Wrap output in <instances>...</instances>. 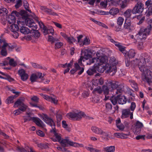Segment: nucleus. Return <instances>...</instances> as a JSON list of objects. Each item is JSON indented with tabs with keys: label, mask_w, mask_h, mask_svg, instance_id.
Here are the masks:
<instances>
[{
	"label": "nucleus",
	"mask_w": 152,
	"mask_h": 152,
	"mask_svg": "<svg viewBox=\"0 0 152 152\" xmlns=\"http://www.w3.org/2000/svg\"><path fill=\"white\" fill-rule=\"evenodd\" d=\"M26 16L24 10H22L19 12L13 11L7 20L9 24L17 23L19 26H21L24 24V21Z\"/></svg>",
	"instance_id": "f257e3e1"
},
{
	"label": "nucleus",
	"mask_w": 152,
	"mask_h": 152,
	"mask_svg": "<svg viewBox=\"0 0 152 152\" xmlns=\"http://www.w3.org/2000/svg\"><path fill=\"white\" fill-rule=\"evenodd\" d=\"M40 117L45 123L51 127L52 129L51 130V132L54 134V136L51 138L52 140L54 142H59L61 140V135L57 132L55 129V123L52 119L45 114L41 115Z\"/></svg>",
	"instance_id": "f03ea898"
},
{
	"label": "nucleus",
	"mask_w": 152,
	"mask_h": 152,
	"mask_svg": "<svg viewBox=\"0 0 152 152\" xmlns=\"http://www.w3.org/2000/svg\"><path fill=\"white\" fill-rule=\"evenodd\" d=\"M85 50H82L81 56L80 58L78 60V63H76L75 64V69H72L70 71V72L72 74H74L76 71L81 69V70L78 72V74L81 75L84 70V68L81 66H84V65L85 63L86 57L83 56H86V52Z\"/></svg>",
	"instance_id": "7ed1b4c3"
},
{
	"label": "nucleus",
	"mask_w": 152,
	"mask_h": 152,
	"mask_svg": "<svg viewBox=\"0 0 152 152\" xmlns=\"http://www.w3.org/2000/svg\"><path fill=\"white\" fill-rule=\"evenodd\" d=\"M138 66L141 72L145 75L144 81L147 82L149 85L152 83V72L149 69V67L145 65H140L139 64Z\"/></svg>",
	"instance_id": "20e7f679"
},
{
	"label": "nucleus",
	"mask_w": 152,
	"mask_h": 152,
	"mask_svg": "<svg viewBox=\"0 0 152 152\" xmlns=\"http://www.w3.org/2000/svg\"><path fill=\"white\" fill-rule=\"evenodd\" d=\"M147 21L149 23V25L145 28L143 27L141 28L140 31L137 34V35H138V37L140 40H145L147 36L150 34L151 28H152V19H148Z\"/></svg>",
	"instance_id": "39448f33"
},
{
	"label": "nucleus",
	"mask_w": 152,
	"mask_h": 152,
	"mask_svg": "<svg viewBox=\"0 0 152 152\" xmlns=\"http://www.w3.org/2000/svg\"><path fill=\"white\" fill-rule=\"evenodd\" d=\"M99 55L100 53H97L96 54L97 57L89 59V63H87V64L90 65L94 63H96V64L106 63L108 61L107 57L105 56H100Z\"/></svg>",
	"instance_id": "423d86ee"
},
{
	"label": "nucleus",
	"mask_w": 152,
	"mask_h": 152,
	"mask_svg": "<svg viewBox=\"0 0 152 152\" xmlns=\"http://www.w3.org/2000/svg\"><path fill=\"white\" fill-rule=\"evenodd\" d=\"M59 142L63 147H67L69 145L75 147H82L83 146V144L72 142L68 138L61 140Z\"/></svg>",
	"instance_id": "0eeeda50"
},
{
	"label": "nucleus",
	"mask_w": 152,
	"mask_h": 152,
	"mask_svg": "<svg viewBox=\"0 0 152 152\" xmlns=\"http://www.w3.org/2000/svg\"><path fill=\"white\" fill-rule=\"evenodd\" d=\"M84 113L82 112L72 111L66 115V117L73 120H79L83 117Z\"/></svg>",
	"instance_id": "6e6552de"
},
{
	"label": "nucleus",
	"mask_w": 152,
	"mask_h": 152,
	"mask_svg": "<svg viewBox=\"0 0 152 152\" xmlns=\"http://www.w3.org/2000/svg\"><path fill=\"white\" fill-rule=\"evenodd\" d=\"M19 26L17 23L11 24L8 25L7 28L8 30L9 29L11 31V35L15 38H17L18 36V34L17 32V31L19 29Z\"/></svg>",
	"instance_id": "1a4fd4ad"
},
{
	"label": "nucleus",
	"mask_w": 152,
	"mask_h": 152,
	"mask_svg": "<svg viewBox=\"0 0 152 152\" xmlns=\"http://www.w3.org/2000/svg\"><path fill=\"white\" fill-rule=\"evenodd\" d=\"M38 23V24L40 26V28L42 29V30L43 32L45 35L51 34H53L54 29L51 27L48 29L47 28L45 27L43 23L41 21H39L38 20V18L37 17L35 16L34 18Z\"/></svg>",
	"instance_id": "9d476101"
},
{
	"label": "nucleus",
	"mask_w": 152,
	"mask_h": 152,
	"mask_svg": "<svg viewBox=\"0 0 152 152\" xmlns=\"http://www.w3.org/2000/svg\"><path fill=\"white\" fill-rule=\"evenodd\" d=\"M25 13L26 14V16L25 17V19L24 21V24L25 23L26 26L28 27L31 28L32 30H34L37 29V26L34 22L33 20L29 18H28V14L27 13L24 11Z\"/></svg>",
	"instance_id": "9b49d317"
},
{
	"label": "nucleus",
	"mask_w": 152,
	"mask_h": 152,
	"mask_svg": "<svg viewBox=\"0 0 152 152\" xmlns=\"http://www.w3.org/2000/svg\"><path fill=\"white\" fill-rule=\"evenodd\" d=\"M105 69L106 73L109 74L111 76L114 75L117 71L116 66L110 65L108 63L105 64Z\"/></svg>",
	"instance_id": "f8f14e48"
},
{
	"label": "nucleus",
	"mask_w": 152,
	"mask_h": 152,
	"mask_svg": "<svg viewBox=\"0 0 152 152\" xmlns=\"http://www.w3.org/2000/svg\"><path fill=\"white\" fill-rule=\"evenodd\" d=\"M144 8V4L141 2L138 1L132 9V12L134 14L141 13L143 11Z\"/></svg>",
	"instance_id": "ddd939ff"
},
{
	"label": "nucleus",
	"mask_w": 152,
	"mask_h": 152,
	"mask_svg": "<svg viewBox=\"0 0 152 152\" xmlns=\"http://www.w3.org/2000/svg\"><path fill=\"white\" fill-rule=\"evenodd\" d=\"M19 106H20L19 108L22 111H24L28 108L27 106L20 99L17 100L15 102L13 107H16Z\"/></svg>",
	"instance_id": "4468645a"
},
{
	"label": "nucleus",
	"mask_w": 152,
	"mask_h": 152,
	"mask_svg": "<svg viewBox=\"0 0 152 152\" xmlns=\"http://www.w3.org/2000/svg\"><path fill=\"white\" fill-rule=\"evenodd\" d=\"M123 28L127 30L129 32L132 31L134 28V26L131 21L127 19H126Z\"/></svg>",
	"instance_id": "2eb2a0df"
},
{
	"label": "nucleus",
	"mask_w": 152,
	"mask_h": 152,
	"mask_svg": "<svg viewBox=\"0 0 152 152\" xmlns=\"http://www.w3.org/2000/svg\"><path fill=\"white\" fill-rule=\"evenodd\" d=\"M122 115L121 117L122 118H124L129 117L130 115V118L132 119L133 118V113H131L129 109H123L122 111Z\"/></svg>",
	"instance_id": "dca6fc26"
},
{
	"label": "nucleus",
	"mask_w": 152,
	"mask_h": 152,
	"mask_svg": "<svg viewBox=\"0 0 152 152\" xmlns=\"http://www.w3.org/2000/svg\"><path fill=\"white\" fill-rule=\"evenodd\" d=\"M0 44H1L5 45V46L6 49H8L10 50L14 48V46L11 44H8L7 43L5 39L3 37L2 35L0 36Z\"/></svg>",
	"instance_id": "f3484780"
},
{
	"label": "nucleus",
	"mask_w": 152,
	"mask_h": 152,
	"mask_svg": "<svg viewBox=\"0 0 152 152\" xmlns=\"http://www.w3.org/2000/svg\"><path fill=\"white\" fill-rule=\"evenodd\" d=\"M18 73L21 79L23 81H25L28 79V75L23 69H19L18 71Z\"/></svg>",
	"instance_id": "a211bd4d"
},
{
	"label": "nucleus",
	"mask_w": 152,
	"mask_h": 152,
	"mask_svg": "<svg viewBox=\"0 0 152 152\" xmlns=\"http://www.w3.org/2000/svg\"><path fill=\"white\" fill-rule=\"evenodd\" d=\"M40 95L42 96V97L44 99L46 100L50 101L54 103V104H57L58 100L56 99V98L55 96H53V97H50L47 95L43 94H41Z\"/></svg>",
	"instance_id": "6ab92c4d"
},
{
	"label": "nucleus",
	"mask_w": 152,
	"mask_h": 152,
	"mask_svg": "<svg viewBox=\"0 0 152 152\" xmlns=\"http://www.w3.org/2000/svg\"><path fill=\"white\" fill-rule=\"evenodd\" d=\"M60 34L65 39L70 43H72L76 41V40L74 39L72 37H69L67 34L64 32H60Z\"/></svg>",
	"instance_id": "aec40b11"
},
{
	"label": "nucleus",
	"mask_w": 152,
	"mask_h": 152,
	"mask_svg": "<svg viewBox=\"0 0 152 152\" xmlns=\"http://www.w3.org/2000/svg\"><path fill=\"white\" fill-rule=\"evenodd\" d=\"M94 67V69H96V73L97 71L99 72L103 73L105 70V65L102 66V64H96L95 63Z\"/></svg>",
	"instance_id": "412c9836"
},
{
	"label": "nucleus",
	"mask_w": 152,
	"mask_h": 152,
	"mask_svg": "<svg viewBox=\"0 0 152 152\" xmlns=\"http://www.w3.org/2000/svg\"><path fill=\"white\" fill-rule=\"evenodd\" d=\"M130 135V133L128 132L126 134H124L122 133H115L114 134V136L118 138L122 139L126 138L128 136Z\"/></svg>",
	"instance_id": "4be33fe9"
},
{
	"label": "nucleus",
	"mask_w": 152,
	"mask_h": 152,
	"mask_svg": "<svg viewBox=\"0 0 152 152\" xmlns=\"http://www.w3.org/2000/svg\"><path fill=\"white\" fill-rule=\"evenodd\" d=\"M40 9L43 12H46L48 14L53 15H57L56 13L52 12L50 9H49L45 7L41 6Z\"/></svg>",
	"instance_id": "5701e85b"
},
{
	"label": "nucleus",
	"mask_w": 152,
	"mask_h": 152,
	"mask_svg": "<svg viewBox=\"0 0 152 152\" xmlns=\"http://www.w3.org/2000/svg\"><path fill=\"white\" fill-rule=\"evenodd\" d=\"M4 44H0V50H1L0 53L1 56H6L7 54V49Z\"/></svg>",
	"instance_id": "b1692460"
},
{
	"label": "nucleus",
	"mask_w": 152,
	"mask_h": 152,
	"mask_svg": "<svg viewBox=\"0 0 152 152\" xmlns=\"http://www.w3.org/2000/svg\"><path fill=\"white\" fill-rule=\"evenodd\" d=\"M32 119L34 123L38 126L42 127H43L44 126V123L39 118H37L33 117Z\"/></svg>",
	"instance_id": "393cba45"
},
{
	"label": "nucleus",
	"mask_w": 152,
	"mask_h": 152,
	"mask_svg": "<svg viewBox=\"0 0 152 152\" xmlns=\"http://www.w3.org/2000/svg\"><path fill=\"white\" fill-rule=\"evenodd\" d=\"M127 102V99L124 96L121 95L120 94L118 95V104H125Z\"/></svg>",
	"instance_id": "a878e982"
},
{
	"label": "nucleus",
	"mask_w": 152,
	"mask_h": 152,
	"mask_svg": "<svg viewBox=\"0 0 152 152\" xmlns=\"http://www.w3.org/2000/svg\"><path fill=\"white\" fill-rule=\"evenodd\" d=\"M24 24L23 25L19 27H20V31L21 33L24 34H26L29 33L30 32V30L27 27L23 26Z\"/></svg>",
	"instance_id": "bb28decb"
},
{
	"label": "nucleus",
	"mask_w": 152,
	"mask_h": 152,
	"mask_svg": "<svg viewBox=\"0 0 152 152\" xmlns=\"http://www.w3.org/2000/svg\"><path fill=\"white\" fill-rule=\"evenodd\" d=\"M124 85L122 84H120L117 86V89L115 90V92L116 94H120L121 93L124 91Z\"/></svg>",
	"instance_id": "cd10ccee"
},
{
	"label": "nucleus",
	"mask_w": 152,
	"mask_h": 152,
	"mask_svg": "<svg viewBox=\"0 0 152 152\" xmlns=\"http://www.w3.org/2000/svg\"><path fill=\"white\" fill-rule=\"evenodd\" d=\"M91 129L94 133L99 135L101 134L102 132V130L101 128L95 126H92Z\"/></svg>",
	"instance_id": "c85d7f7f"
},
{
	"label": "nucleus",
	"mask_w": 152,
	"mask_h": 152,
	"mask_svg": "<svg viewBox=\"0 0 152 152\" xmlns=\"http://www.w3.org/2000/svg\"><path fill=\"white\" fill-rule=\"evenodd\" d=\"M102 90L104 94L108 95L109 91H112V89H111V88H110L109 85L107 86L104 85L102 86Z\"/></svg>",
	"instance_id": "c756f323"
},
{
	"label": "nucleus",
	"mask_w": 152,
	"mask_h": 152,
	"mask_svg": "<svg viewBox=\"0 0 152 152\" xmlns=\"http://www.w3.org/2000/svg\"><path fill=\"white\" fill-rule=\"evenodd\" d=\"M83 37V36L82 35H80L77 37V42L80 47H82L85 44L86 38L84 39L83 41L82 39Z\"/></svg>",
	"instance_id": "7c9ffc66"
},
{
	"label": "nucleus",
	"mask_w": 152,
	"mask_h": 152,
	"mask_svg": "<svg viewBox=\"0 0 152 152\" xmlns=\"http://www.w3.org/2000/svg\"><path fill=\"white\" fill-rule=\"evenodd\" d=\"M118 83L116 82H110L109 83V86L110 88H111V89H112V91L115 90L117 88Z\"/></svg>",
	"instance_id": "2f4dec72"
},
{
	"label": "nucleus",
	"mask_w": 152,
	"mask_h": 152,
	"mask_svg": "<svg viewBox=\"0 0 152 152\" xmlns=\"http://www.w3.org/2000/svg\"><path fill=\"white\" fill-rule=\"evenodd\" d=\"M129 82L130 83V85L132 87L134 88L135 91H137L138 90V87L137 84L135 81L132 80H129Z\"/></svg>",
	"instance_id": "473e14b6"
},
{
	"label": "nucleus",
	"mask_w": 152,
	"mask_h": 152,
	"mask_svg": "<svg viewBox=\"0 0 152 152\" xmlns=\"http://www.w3.org/2000/svg\"><path fill=\"white\" fill-rule=\"evenodd\" d=\"M104 149L106 152H114L115 147L114 146H111L104 148Z\"/></svg>",
	"instance_id": "72a5a7b5"
},
{
	"label": "nucleus",
	"mask_w": 152,
	"mask_h": 152,
	"mask_svg": "<svg viewBox=\"0 0 152 152\" xmlns=\"http://www.w3.org/2000/svg\"><path fill=\"white\" fill-rule=\"evenodd\" d=\"M127 55L129 58H134L135 54V52L134 50L131 49L127 53Z\"/></svg>",
	"instance_id": "f704fd0d"
},
{
	"label": "nucleus",
	"mask_w": 152,
	"mask_h": 152,
	"mask_svg": "<svg viewBox=\"0 0 152 152\" xmlns=\"http://www.w3.org/2000/svg\"><path fill=\"white\" fill-rule=\"evenodd\" d=\"M101 135H102L105 136V137H104L103 136H102L101 137L104 140L106 141H107L109 139L108 138V137H109V134L108 132H105L102 130V132H101Z\"/></svg>",
	"instance_id": "c9c22d12"
},
{
	"label": "nucleus",
	"mask_w": 152,
	"mask_h": 152,
	"mask_svg": "<svg viewBox=\"0 0 152 152\" xmlns=\"http://www.w3.org/2000/svg\"><path fill=\"white\" fill-rule=\"evenodd\" d=\"M8 12L7 10L3 7H1L0 8V14L1 15H6Z\"/></svg>",
	"instance_id": "e433bc0d"
},
{
	"label": "nucleus",
	"mask_w": 152,
	"mask_h": 152,
	"mask_svg": "<svg viewBox=\"0 0 152 152\" xmlns=\"http://www.w3.org/2000/svg\"><path fill=\"white\" fill-rule=\"evenodd\" d=\"M110 62L112 65L116 66L118 63V61L114 57H112L110 59Z\"/></svg>",
	"instance_id": "4c0bfd02"
},
{
	"label": "nucleus",
	"mask_w": 152,
	"mask_h": 152,
	"mask_svg": "<svg viewBox=\"0 0 152 152\" xmlns=\"http://www.w3.org/2000/svg\"><path fill=\"white\" fill-rule=\"evenodd\" d=\"M119 12V10L117 8H112L109 11V13L112 15L117 14Z\"/></svg>",
	"instance_id": "58836bf2"
},
{
	"label": "nucleus",
	"mask_w": 152,
	"mask_h": 152,
	"mask_svg": "<svg viewBox=\"0 0 152 152\" xmlns=\"http://www.w3.org/2000/svg\"><path fill=\"white\" fill-rule=\"evenodd\" d=\"M110 100L114 105H115L117 103V102H118V95L116 96L111 97Z\"/></svg>",
	"instance_id": "ea45409f"
},
{
	"label": "nucleus",
	"mask_w": 152,
	"mask_h": 152,
	"mask_svg": "<svg viewBox=\"0 0 152 152\" xmlns=\"http://www.w3.org/2000/svg\"><path fill=\"white\" fill-rule=\"evenodd\" d=\"M115 46L119 49V50L123 53H125L124 51H125V48L121 45L120 43H118V44H115Z\"/></svg>",
	"instance_id": "a19ab883"
},
{
	"label": "nucleus",
	"mask_w": 152,
	"mask_h": 152,
	"mask_svg": "<svg viewBox=\"0 0 152 152\" xmlns=\"http://www.w3.org/2000/svg\"><path fill=\"white\" fill-rule=\"evenodd\" d=\"M131 10L128 9L126 10L124 13V15L126 18V19L130 18L131 15Z\"/></svg>",
	"instance_id": "79ce46f5"
},
{
	"label": "nucleus",
	"mask_w": 152,
	"mask_h": 152,
	"mask_svg": "<svg viewBox=\"0 0 152 152\" xmlns=\"http://www.w3.org/2000/svg\"><path fill=\"white\" fill-rule=\"evenodd\" d=\"M19 61L18 60L16 61H14V59L13 58L11 59L9 61V63L10 64L13 66H16L17 64V62Z\"/></svg>",
	"instance_id": "37998d69"
},
{
	"label": "nucleus",
	"mask_w": 152,
	"mask_h": 152,
	"mask_svg": "<svg viewBox=\"0 0 152 152\" xmlns=\"http://www.w3.org/2000/svg\"><path fill=\"white\" fill-rule=\"evenodd\" d=\"M86 149L91 152H102L101 151L91 147H86Z\"/></svg>",
	"instance_id": "c03bdc74"
},
{
	"label": "nucleus",
	"mask_w": 152,
	"mask_h": 152,
	"mask_svg": "<svg viewBox=\"0 0 152 152\" xmlns=\"http://www.w3.org/2000/svg\"><path fill=\"white\" fill-rule=\"evenodd\" d=\"M94 92H96L99 94H101L102 92V88L101 87L98 86L96 88H94L93 90Z\"/></svg>",
	"instance_id": "a18cd8bd"
},
{
	"label": "nucleus",
	"mask_w": 152,
	"mask_h": 152,
	"mask_svg": "<svg viewBox=\"0 0 152 152\" xmlns=\"http://www.w3.org/2000/svg\"><path fill=\"white\" fill-rule=\"evenodd\" d=\"M37 78V75L36 74H33L31 76L30 79L31 82H34L36 81Z\"/></svg>",
	"instance_id": "49530a36"
},
{
	"label": "nucleus",
	"mask_w": 152,
	"mask_h": 152,
	"mask_svg": "<svg viewBox=\"0 0 152 152\" xmlns=\"http://www.w3.org/2000/svg\"><path fill=\"white\" fill-rule=\"evenodd\" d=\"M59 38H54L51 36H49L48 37V41L51 42L53 43L55 41H58L59 40Z\"/></svg>",
	"instance_id": "de8ad7c7"
},
{
	"label": "nucleus",
	"mask_w": 152,
	"mask_h": 152,
	"mask_svg": "<svg viewBox=\"0 0 152 152\" xmlns=\"http://www.w3.org/2000/svg\"><path fill=\"white\" fill-rule=\"evenodd\" d=\"M87 73L88 75H91L94 74V73H96V69H94L93 66L91 69L87 70Z\"/></svg>",
	"instance_id": "09e8293b"
},
{
	"label": "nucleus",
	"mask_w": 152,
	"mask_h": 152,
	"mask_svg": "<svg viewBox=\"0 0 152 152\" xmlns=\"http://www.w3.org/2000/svg\"><path fill=\"white\" fill-rule=\"evenodd\" d=\"M124 20V19L122 17H119L117 19V23L118 25L122 26L123 21Z\"/></svg>",
	"instance_id": "8fccbe9b"
},
{
	"label": "nucleus",
	"mask_w": 152,
	"mask_h": 152,
	"mask_svg": "<svg viewBox=\"0 0 152 152\" xmlns=\"http://www.w3.org/2000/svg\"><path fill=\"white\" fill-rule=\"evenodd\" d=\"M141 128L135 126V127L133 129V131L134 134H137L140 133L141 131Z\"/></svg>",
	"instance_id": "3c124183"
},
{
	"label": "nucleus",
	"mask_w": 152,
	"mask_h": 152,
	"mask_svg": "<svg viewBox=\"0 0 152 152\" xmlns=\"http://www.w3.org/2000/svg\"><path fill=\"white\" fill-rule=\"evenodd\" d=\"M86 51L87 52V54H86V60H88V59L92 58V52L90 50L86 49Z\"/></svg>",
	"instance_id": "603ef678"
},
{
	"label": "nucleus",
	"mask_w": 152,
	"mask_h": 152,
	"mask_svg": "<svg viewBox=\"0 0 152 152\" xmlns=\"http://www.w3.org/2000/svg\"><path fill=\"white\" fill-rule=\"evenodd\" d=\"M29 148V147L28 146H26V148L25 149L23 148H21L19 147H18V149L21 152H29V150L28 149Z\"/></svg>",
	"instance_id": "864d4df0"
},
{
	"label": "nucleus",
	"mask_w": 152,
	"mask_h": 152,
	"mask_svg": "<svg viewBox=\"0 0 152 152\" xmlns=\"http://www.w3.org/2000/svg\"><path fill=\"white\" fill-rule=\"evenodd\" d=\"M36 30H33L34 31L33 35L35 38H37L39 37L40 34L39 31Z\"/></svg>",
	"instance_id": "5fc2aeb1"
},
{
	"label": "nucleus",
	"mask_w": 152,
	"mask_h": 152,
	"mask_svg": "<svg viewBox=\"0 0 152 152\" xmlns=\"http://www.w3.org/2000/svg\"><path fill=\"white\" fill-rule=\"evenodd\" d=\"M24 122H25L28 121L30 120L31 119V118L30 117V113H28L26 116H24Z\"/></svg>",
	"instance_id": "6e6d98bb"
},
{
	"label": "nucleus",
	"mask_w": 152,
	"mask_h": 152,
	"mask_svg": "<svg viewBox=\"0 0 152 152\" xmlns=\"http://www.w3.org/2000/svg\"><path fill=\"white\" fill-rule=\"evenodd\" d=\"M31 64L32 66L34 68L40 69H42V67L40 65L32 62L31 63Z\"/></svg>",
	"instance_id": "4d7b16f0"
},
{
	"label": "nucleus",
	"mask_w": 152,
	"mask_h": 152,
	"mask_svg": "<svg viewBox=\"0 0 152 152\" xmlns=\"http://www.w3.org/2000/svg\"><path fill=\"white\" fill-rule=\"evenodd\" d=\"M63 43L61 42H57L55 44V48L57 49L60 48L63 45Z\"/></svg>",
	"instance_id": "13d9d810"
},
{
	"label": "nucleus",
	"mask_w": 152,
	"mask_h": 152,
	"mask_svg": "<svg viewBox=\"0 0 152 152\" xmlns=\"http://www.w3.org/2000/svg\"><path fill=\"white\" fill-rule=\"evenodd\" d=\"M56 118L57 123H60V121L62 118L61 115L57 113L56 115Z\"/></svg>",
	"instance_id": "bf43d9fd"
},
{
	"label": "nucleus",
	"mask_w": 152,
	"mask_h": 152,
	"mask_svg": "<svg viewBox=\"0 0 152 152\" xmlns=\"http://www.w3.org/2000/svg\"><path fill=\"white\" fill-rule=\"evenodd\" d=\"M149 56L146 54H145L144 55L143 58L140 59V61H142L144 63L145 62V60H149Z\"/></svg>",
	"instance_id": "052dcab7"
},
{
	"label": "nucleus",
	"mask_w": 152,
	"mask_h": 152,
	"mask_svg": "<svg viewBox=\"0 0 152 152\" xmlns=\"http://www.w3.org/2000/svg\"><path fill=\"white\" fill-rule=\"evenodd\" d=\"M147 13L146 14V16L147 17H149L151 15H152V7L150 6L148 7V12H147Z\"/></svg>",
	"instance_id": "680f3d73"
},
{
	"label": "nucleus",
	"mask_w": 152,
	"mask_h": 152,
	"mask_svg": "<svg viewBox=\"0 0 152 152\" xmlns=\"http://www.w3.org/2000/svg\"><path fill=\"white\" fill-rule=\"evenodd\" d=\"M23 3L25 9L29 12H31V10L28 9V4L27 1H25Z\"/></svg>",
	"instance_id": "e2e57ef3"
},
{
	"label": "nucleus",
	"mask_w": 152,
	"mask_h": 152,
	"mask_svg": "<svg viewBox=\"0 0 152 152\" xmlns=\"http://www.w3.org/2000/svg\"><path fill=\"white\" fill-rule=\"evenodd\" d=\"M14 97L10 96L7 99L6 102L7 104L12 103L13 102Z\"/></svg>",
	"instance_id": "0e129e2a"
},
{
	"label": "nucleus",
	"mask_w": 152,
	"mask_h": 152,
	"mask_svg": "<svg viewBox=\"0 0 152 152\" xmlns=\"http://www.w3.org/2000/svg\"><path fill=\"white\" fill-rule=\"evenodd\" d=\"M106 109L108 111H110L112 109V105L110 103H106L105 105Z\"/></svg>",
	"instance_id": "69168bd1"
},
{
	"label": "nucleus",
	"mask_w": 152,
	"mask_h": 152,
	"mask_svg": "<svg viewBox=\"0 0 152 152\" xmlns=\"http://www.w3.org/2000/svg\"><path fill=\"white\" fill-rule=\"evenodd\" d=\"M22 4L21 0H17L16 4L15 5V7L16 8H18Z\"/></svg>",
	"instance_id": "338daca9"
},
{
	"label": "nucleus",
	"mask_w": 152,
	"mask_h": 152,
	"mask_svg": "<svg viewBox=\"0 0 152 152\" xmlns=\"http://www.w3.org/2000/svg\"><path fill=\"white\" fill-rule=\"evenodd\" d=\"M95 82H96V83H97V84L99 83L100 85H102L104 83V80L101 77L99 80H95Z\"/></svg>",
	"instance_id": "774afa93"
}]
</instances>
